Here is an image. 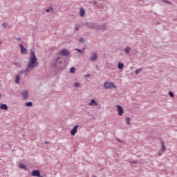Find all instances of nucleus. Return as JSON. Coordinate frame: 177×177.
<instances>
[{"label": "nucleus", "instance_id": "a878e982", "mask_svg": "<svg viewBox=\"0 0 177 177\" xmlns=\"http://www.w3.org/2000/svg\"><path fill=\"white\" fill-rule=\"evenodd\" d=\"M79 42H80V44H84V42H85V39H84L83 37H80L79 39Z\"/></svg>", "mask_w": 177, "mask_h": 177}, {"label": "nucleus", "instance_id": "4c0bfd02", "mask_svg": "<svg viewBox=\"0 0 177 177\" xmlns=\"http://www.w3.org/2000/svg\"><path fill=\"white\" fill-rule=\"evenodd\" d=\"M50 10H49V9H46V12H50Z\"/></svg>", "mask_w": 177, "mask_h": 177}, {"label": "nucleus", "instance_id": "dca6fc26", "mask_svg": "<svg viewBox=\"0 0 177 177\" xmlns=\"http://www.w3.org/2000/svg\"><path fill=\"white\" fill-rule=\"evenodd\" d=\"M118 68H119V70H122L124 68V64L119 62L118 65Z\"/></svg>", "mask_w": 177, "mask_h": 177}, {"label": "nucleus", "instance_id": "4468645a", "mask_svg": "<svg viewBox=\"0 0 177 177\" xmlns=\"http://www.w3.org/2000/svg\"><path fill=\"white\" fill-rule=\"evenodd\" d=\"M0 109H1V110H8V105H6V104H0Z\"/></svg>", "mask_w": 177, "mask_h": 177}, {"label": "nucleus", "instance_id": "bb28decb", "mask_svg": "<svg viewBox=\"0 0 177 177\" xmlns=\"http://www.w3.org/2000/svg\"><path fill=\"white\" fill-rule=\"evenodd\" d=\"M74 86H75V88H80V83L76 82L74 84Z\"/></svg>", "mask_w": 177, "mask_h": 177}, {"label": "nucleus", "instance_id": "2eb2a0df", "mask_svg": "<svg viewBox=\"0 0 177 177\" xmlns=\"http://www.w3.org/2000/svg\"><path fill=\"white\" fill-rule=\"evenodd\" d=\"M124 52H126L127 55H129V52H131V47L127 46L124 48Z\"/></svg>", "mask_w": 177, "mask_h": 177}, {"label": "nucleus", "instance_id": "cd10ccee", "mask_svg": "<svg viewBox=\"0 0 177 177\" xmlns=\"http://www.w3.org/2000/svg\"><path fill=\"white\" fill-rule=\"evenodd\" d=\"M2 27L6 28L8 27V24L6 22L2 24Z\"/></svg>", "mask_w": 177, "mask_h": 177}, {"label": "nucleus", "instance_id": "c756f323", "mask_svg": "<svg viewBox=\"0 0 177 177\" xmlns=\"http://www.w3.org/2000/svg\"><path fill=\"white\" fill-rule=\"evenodd\" d=\"M80 27H81V26H80V25L76 26L75 27V30L76 31H78V30H80Z\"/></svg>", "mask_w": 177, "mask_h": 177}, {"label": "nucleus", "instance_id": "5701e85b", "mask_svg": "<svg viewBox=\"0 0 177 177\" xmlns=\"http://www.w3.org/2000/svg\"><path fill=\"white\" fill-rule=\"evenodd\" d=\"M19 167L21 169H26L27 167H26V165L24 164H21L19 165Z\"/></svg>", "mask_w": 177, "mask_h": 177}, {"label": "nucleus", "instance_id": "c9c22d12", "mask_svg": "<svg viewBox=\"0 0 177 177\" xmlns=\"http://www.w3.org/2000/svg\"><path fill=\"white\" fill-rule=\"evenodd\" d=\"M17 41H21V38L17 37Z\"/></svg>", "mask_w": 177, "mask_h": 177}, {"label": "nucleus", "instance_id": "4be33fe9", "mask_svg": "<svg viewBox=\"0 0 177 177\" xmlns=\"http://www.w3.org/2000/svg\"><path fill=\"white\" fill-rule=\"evenodd\" d=\"M161 145H162V151H165V145H164V141H161Z\"/></svg>", "mask_w": 177, "mask_h": 177}, {"label": "nucleus", "instance_id": "a211bd4d", "mask_svg": "<svg viewBox=\"0 0 177 177\" xmlns=\"http://www.w3.org/2000/svg\"><path fill=\"white\" fill-rule=\"evenodd\" d=\"M70 73H71V74H75V67H71L70 68Z\"/></svg>", "mask_w": 177, "mask_h": 177}, {"label": "nucleus", "instance_id": "e433bc0d", "mask_svg": "<svg viewBox=\"0 0 177 177\" xmlns=\"http://www.w3.org/2000/svg\"><path fill=\"white\" fill-rule=\"evenodd\" d=\"M24 74H25V75H28V72H24Z\"/></svg>", "mask_w": 177, "mask_h": 177}, {"label": "nucleus", "instance_id": "0eeeda50", "mask_svg": "<svg viewBox=\"0 0 177 177\" xmlns=\"http://www.w3.org/2000/svg\"><path fill=\"white\" fill-rule=\"evenodd\" d=\"M32 176H37V177H42L39 170H33L31 172Z\"/></svg>", "mask_w": 177, "mask_h": 177}, {"label": "nucleus", "instance_id": "423d86ee", "mask_svg": "<svg viewBox=\"0 0 177 177\" xmlns=\"http://www.w3.org/2000/svg\"><path fill=\"white\" fill-rule=\"evenodd\" d=\"M21 96L24 100L28 99V91L27 90L21 91Z\"/></svg>", "mask_w": 177, "mask_h": 177}, {"label": "nucleus", "instance_id": "f8f14e48", "mask_svg": "<svg viewBox=\"0 0 177 177\" xmlns=\"http://www.w3.org/2000/svg\"><path fill=\"white\" fill-rule=\"evenodd\" d=\"M88 106H97V102H96V100L92 99L91 100V102L88 104Z\"/></svg>", "mask_w": 177, "mask_h": 177}, {"label": "nucleus", "instance_id": "393cba45", "mask_svg": "<svg viewBox=\"0 0 177 177\" xmlns=\"http://www.w3.org/2000/svg\"><path fill=\"white\" fill-rule=\"evenodd\" d=\"M126 121H127V125H131V122H129V121H131V118H127Z\"/></svg>", "mask_w": 177, "mask_h": 177}, {"label": "nucleus", "instance_id": "c85d7f7f", "mask_svg": "<svg viewBox=\"0 0 177 177\" xmlns=\"http://www.w3.org/2000/svg\"><path fill=\"white\" fill-rule=\"evenodd\" d=\"M169 95L170 96V97H174V92L169 91Z\"/></svg>", "mask_w": 177, "mask_h": 177}, {"label": "nucleus", "instance_id": "58836bf2", "mask_svg": "<svg viewBox=\"0 0 177 177\" xmlns=\"http://www.w3.org/2000/svg\"><path fill=\"white\" fill-rule=\"evenodd\" d=\"M45 144H46V145L48 144V141H46Z\"/></svg>", "mask_w": 177, "mask_h": 177}, {"label": "nucleus", "instance_id": "9b49d317", "mask_svg": "<svg viewBox=\"0 0 177 177\" xmlns=\"http://www.w3.org/2000/svg\"><path fill=\"white\" fill-rule=\"evenodd\" d=\"M106 28H107L106 24H103L102 25L97 24V30H106Z\"/></svg>", "mask_w": 177, "mask_h": 177}, {"label": "nucleus", "instance_id": "20e7f679", "mask_svg": "<svg viewBox=\"0 0 177 177\" xmlns=\"http://www.w3.org/2000/svg\"><path fill=\"white\" fill-rule=\"evenodd\" d=\"M59 55L61 56H65V57L70 56V52H68L67 49L64 48L61 51H59Z\"/></svg>", "mask_w": 177, "mask_h": 177}, {"label": "nucleus", "instance_id": "ea45409f", "mask_svg": "<svg viewBox=\"0 0 177 177\" xmlns=\"http://www.w3.org/2000/svg\"><path fill=\"white\" fill-rule=\"evenodd\" d=\"M1 96H2V95H1V93H0V97H1Z\"/></svg>", "mask_w": 177, "mask_h": 177}, {"label": "nucleus", "instance_id": "6ab92c4d", "mask_svg": "<svg viewBox=\"0 0 177 177\" xmlns=\"http://www.w3.org/2000/svg\"><path fill=\"white\" fill-rule=\"evenodd\" d=\"M161 2H162V3H168L169 5H172V2L168 1L167 0H161Z\"/></svg>", "mask_w": 177, "mask_h": 177}, {"label": "nucleus", "instance_id": "a19ab883", "mask_svg": "<svg viewBox=\"0 0 177 177\" xmlns=\"http://www.w3.org/2000/svg\"><path fill=\"white\" fill-rule=\"evenodd\" d=\"M0 45H1V41H0Z\"/></svg>", "mask_w": 177, "mask_h": 177}, {"label": "nucleus", "instance_id": "b1692460", "mask_svg": "<svg viewBox=\"0 0 177 177\" xmlns=\"http://www.w3.org/2000/svg\"><path fill=\"white\" fill-rule=\"evenodd\" d=\"M24 74V71L21 70V71L19 72V73L17 75H19V77H21Z\"/></svg>", "mask_w": 177, "mask_h": 177}, {"label": "nucleus", "instance_id": "f3484780", "mask_svg": "<svg viewBox=\"0 0 177 177\" xmlns=\"http://www.w3.org/2000/svg\"><path fill=\"white\" fill-rule=\"evenodd\" d=\"M19 81H20V76L17 75L15 77V84H19Z\"/></svg>", "mask_w": 177, "mask_h": 177}, {"label": "nucleus", "instance_id": "f704fd0d", "mask_svg": "<svg viewBox=\"0 0 177 177\" xmlns=\"http://www.w3.org/2000/svg\"><path fill=\"white\" fill-rule=\"evenodd\" d=\"M137 162H138V161H136V160H133V161H132V163H133V164H136Z\"/></svg>", "mask_w": 177, "mask_h": 177}, {"label": "nucleus", "instance_id": "39448f33", "mask_svg": "<svg viewBox=\"0 0 177 177\" xmlns=\"http://www.w3.org/2000/svg\"><path fill=\"white\" fill-rule=\"evenodd\" d=\"M116 107L118 115H120V117H122V114H124V109H122V106L120 105H117Z\"/></svg>", "mask_w": 177, "mask_h": 177}, {"label": "nucleus", "instance_id": "f03ea898", "mask_svg": "<svg viewBox=\"0 0 177 177\" xmlns=\"http://www.w3.org/2000/svg\"><path fill=\"white\" fill-rule=\"evenodd\" d=\"M104 89H111V88H117V86L113 82H106L104 84Z\"/></svg>", "mask_w": 177, "mask_h": 177}, {"label": "nucleus", "instance_id": "7c9ffc66", "mask_svg": "<svg viewBox=\"0 0 177 177\" xmlns=\"http://www.w3.org/2000/svg\"><path fill=\"white\" fill-rule=\"evenodd\" d=\"M75 50H77V52H78L79 53H82V51L81 50V49L75 48Z\"/></svg>", "mask_w": 177, "mask_h": 177}, {"label": "nucleus", "instance_id": "412c9836", "mask_svg": "<svg viewBox=\"0 0 177 177\" xmlns=\"http://www.w3.org/2000/svg\"><path fill=\"white\" fill-rule=\"evenodd\" d=\"M25 105L26 106V107H31L32 106V103L31 102H28L25 104Z\"/></svg>", "mask_w": 177, "mask_h": 177}, {"label": "nucleus", "instance_id": "aec40b11", "mask_svg": "<svg viewBox=\"0 0 177 177\" xmlns=\"http://www.w3.org/2000/svg\"><path fill=\"white\" fill-rule=\"evenodd\" d=\"M140 71H143V68H140L138 69H136L135 73H136V74H139L140 73Z\"/></svg>", "mask_w": 177, "mask_h": 177}, {"label": "nucleus", "instance_id": "9d476101", "mask_svg": "<svg viewBox=\"0 0 177 177\" xmlns=\"http://www.w3.org/2000/svg\"><path fill=\"white\" fill-rule=\"evenodd\" d=\"M97 59V54L96 53H93L90 57V62H95Z\"/></svg>", "mask_w": 177, "mask_h": 177}, {"label": "nucleus", "instance_id": "1a4fd4ad", "mask_svg": "<svg viewBox=\"0 0 177 177\" xmlns=\"http://www.w3.org/2000/svg\"><path fill=\"white\" fill-rule=\"evenodd\" d=\"M19 48L21 49V55H27V48H24V46H23L22 44H20Z\"/></svg>", "mask_w": 177, "mask_h": 177}, {"label": "nucleus", "instance_id": "72a5a7b5", "mask_svg": "<svg viewBox=\"0 0 177 177\" xmlns=\"http://www.w3.org/2000/svg\"><path fill=\"white\" fill-rule=\"evenodd\" d=\"M84 77H85V78H88V77H91V75L88 74V75H86Z\"/></svg>", "mask_w": 177, "mask_h": 177}, {"label": "nucleus", "instance_id": "7ed1b4c3", "mask_svg": "<svg viewBox=\"0 0 177 177\" xmlns=\"http://www.w3.org/2000/svg\"><path fill=\"white\" fill-rule=\"evenodd\" d=\"M84 26H87V27H88V28H93L94 30L97 29V24H96V23L86 22L85 24H84Z\"/></svg>", "mask_w": 177, "mask_h": 177}, {"label": "nucleus", "instance_id": "2f4dec72", "mask_svg": "<svg viewBox=\"0 0 177 177\" xmlns=\"http://www.w3.org/2000/svg\"><path fill=\"white\" fill-rule=\"evenodd\" d=\"M117 141L119 142V143H122V140H120L119 138H117Z\"/></svg>", "mask_w": 177, "mask_h": 177}, {"label": "nucleus", "instance_id": "6e6552de", "mask_svg": "<svg viewBox=\"0 0 177 177\" xmlns=\"http://www.w3.org/2000/svg\"><path fill=\"white\" fill-rule=\"evenodd\" d=\"M78 127H80V125H76L71 130V135L72 136H74V135L77 133V131H78Z\"/></svg>", "mask_w": 177, "mask_h": 177}, {"label": "nucleus", "instance_id": "f257e3e1", "mask_svg": "<svg viewBox=\"0 0 177 177\" xmlns=\"http://www.w3.org/2000/svg\"><path fill=\"white\" fill-rule=\"evenodd\" d=\"M38 66V61L37 59V56H35V52L34 50H30V57L26 65V68L23 70L24 73H28L29 74Z\"/></svg>", "mask_w": 177, "mask_h": 177}, {"label": "nucleus", "instance_id": "ddd939ff", "mask_svg": "<svg viewBox=\"0 0 177 177\" xmlns=\"http://www.w3.org/2000/svg\"><path fill=\"white\" fill-rule=\"evenodd\" d=\"M80 16L81 17H84L85 16V10H84V8L80 9Z\"/></svg>", "mask_w": 177, "mask_h": 177}, {"label": "nucleus", "instance_id": "473e14b6", "mask_svg": "<svg viewBox=\"0 0 177 177\" xmlns=\"http://www.w3.org/2000/svg\"><path fill=\"white\" fill-rule=\"evenodd\" d=\"M59 60H60V57L57 58L56 63H59Z\"/></svg>", "mask_w": 177, "mask_h": 177}]
</instances>
